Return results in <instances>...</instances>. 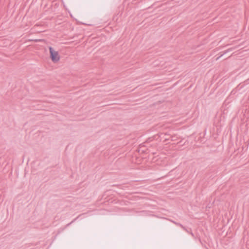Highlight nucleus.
I'll return each instance as SVG.
<instances>
[{
  "instance_id": "obj_1",
  "label": "nucleus",
  "mask_w": 249,
  "mask_h": 249,
  "mask_svg": "<svg viewBox=\"0 0 249 249\" xmlns=\"http://www.w3.org/2000/svg\"><path fill=\"white\" fill-rule=\"evenodd\" d=\"M49 50L50 58L52 61L54 63H58L61 58L59 52L55 48L52 47H49Z\"/></svg>"
}]
</instances>
